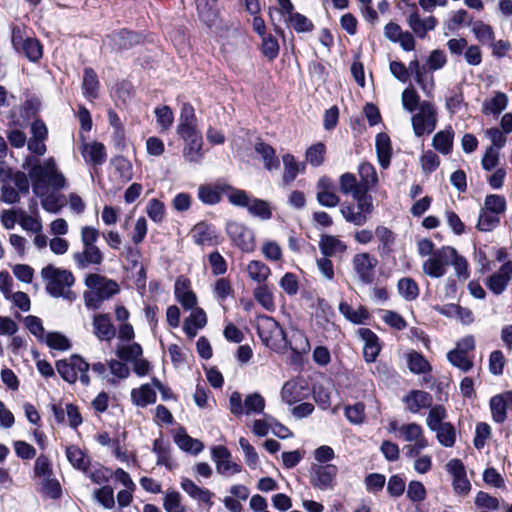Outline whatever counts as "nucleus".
<instances>
[{
	"mask_svg": "<svg viewBox=\"0 0 512 512\" xmlns=\"http://www.w3.org/2000/svg\"><path fill=\"white\" fill-rule=\"evenodd\" d=\"M28 176L32 183L33 193L41 199V205L47 212L56 214L65 206V195L49 190L59 191L67 187V179L58 169L55 159L49 157L43 162L38 159H27L23 168H28Z\"/></svg>",
	"mask_w": 512,
	"mask_h": 512,
	"instance_id": "1",
	"label": "nucleus"
},
{
	"mask_svg": "<svg viewBox=\"0 0 512 512\" xmlns=\"http://www.w3.org/2000/svg\"><path fill=\"white\" fill-rule=\"evenodd\" d=\"M40 274L50 296L63 297L70 301L75 299V294L70 290L75 282L72 272L49 264L41 269Z\"/></svg>",
	"mask_w": 512,
	"mask_h": 512,
	"instance_id": "2",
	"label": "nucleus"
},
{
	"mask_svg": "<svg viewBox=\"0 0 512 512\" xmlns=\"http://www.w3.org/2000/svg\"><path fill=\"white\" fill-rule=\"evenodd\" d=\"M85 285L88 290L83 294L84 302L87 308L93 310L99 309L105 300L120 291L116 281L96 273L86 276Z\"/></svg>",
	"mask_w": 512,
	"mask_h": 512,
	"instance_id": "3",
	"label": "nucleus"
},
{
	"mask_svg": "<svg viewBox=\"0 0 512 512\" xmlns=\"http://www.w3.org/2000/svg\"><path fill=\"white\" fill-rule=\"evenodd\" d=\"M257 331L261 341L268 348L277 352H285L288 348V340L283 328L272 317H259Z\"/></svg>",
	"mask_w": 512,
	"mask_h": 512,
	"instance_id": "4",
	"label": "nucleus"
},
{
	"mask_svg": "<svg viewBox=\"0 0 512 512\" xmlns=\"http://www.w3.org/2000/svg\"><path fill=\"white\" fill-rule=\"evenodd\" d=\"M353 199L356 204L343 205L340 212L347 222L356 226H363L373 213V197L367 193Z\"/></svg>",
	"mask_w": 512,
	"mask_h": 512,
	"instance_id": "5",
	"label": "nucleus"
},
{
	"mask_svg": "<svg viewBox=\"0 0 512 512\" xmlns=\"http://www.w3.org/2000/svg\"><path fill=\"white\" fill-rule=\"evenodd\" d=\"M56 368L60 376L69 383H74L77 380L87 386L90 383L87 374L89 364L78 355L71 356L69 359L60 360L56 364Z\"/></svg>",
	"mask_w": 512,
	"mask_h": 512,
	"instance_id": "6",
	"label": "nucleus"
},
{
	"mask_svg": "<svg viewBox=\"0 0 512 512\" xmlns=\"http://www.w3.org/2000/svg\"><path fill=\"white\" fill-rule=\"evenodd\" d=\"M455 256L454 248L444 246L435 250L432 255L423 262V272L431 278H441L446 274L450 261Z\"/></svg>",
	"mask_w": 512,
	"mask_h": 512,
	"instance_id": "7",
	"label": "nucleus"
},
{
	"mask_svg": "<svg viewBox=\"0 0 512 512\" xmlns=\"http://www.w3.org/2000/svg\"><path fill=\"white\" fill-rule=\"evenodd\" d=\"M414 134L421 137L430 134L437 124V113L434 105L428 101L419 104V110L411 117Z\"/></svg>",
	"mask_w": 512,
	"mask_h": 512,
	"instance_id": "8",
	"label": "nucleus"
},
{
	"mask_svg": "<svg viewBox=\"0 0 512 512\" xmlns=\"http://www.w3.org/2000/svg\"><path fill=\"white\" fill-rule=\"evenodd\" d=\"M226 232L232 243L242 252L250 253L254 251V233L246 225L237 221H230L226 225Z\"/></svg>",
	"mask_w": 512,
	"mask_h": 512,
	"instance_id": "9",
	"label": "nucleus"
},
{
	"mask_svg": "<svg viewBox=\"0 0 512 512\" xmlns=\"http://www.w3.org/2000/svg\"><path fill=\"white\" fill-rule=\"evenodd\" d=\"M176 132L182 140L202 136L197 128L195 110L190 103L182 104Z\"/></svg>",
	"mask_w": 512,
	"mask_h": 512,
	"instance_id": "10",
	"label": "nucleus"
},
{
	"mask_svg": "<svg viewBox=\"0 0 512 512\" xmlns=\"http://www.w3.org/2000/svg\"><path fill=\"white\" fill-rule=\"evenodd\" d=\"M311 485L321 491H327L334 488L335 480L338 473V468L334 464L317 465L311 466Z\"/></svg>",
	"mask_w": 512,
	"mask_h": 512,
	"instance_id": "11",
	"label": "nucleus"
},
{
	"mask_svg": "<svg viewBox=\"0 0 512 512\" xmlns=\"http://www.w3.org/2000/svg\"><path fill=\"white\" fill-rule=\"evenodd\" d=\"M446 418H426L427 427L436 434L440 445L451 448L456 443L457 431L455 426L445 421Z\"/></svg>",
	"mask_w": 512,
	"mask_h": 512,
	"instance_id": "12",
	"label": "nucleus"
},
{
	"mask_svg": "<svg viewBox=\"0 0 512 512\" xmlns=\"http://www.w3.org/2000/svg\"><path fill=\"white\" fill-rule=\"evenodd\" d=\"M377 259L367 252L357 253L352 258V268L358 280L363 284H371L374 280Z\"/></svg>",
	"mask_w": 512,
	"mask_h": 512,
	"instance_id": "13",
	"label": "nucleus"
},
{
	"mask_svg": "<svg viewBox=\"0 0 512 512\" xmlns=\"http://www.w3.org/2000/svg\"><path fill=\"white\" fill-rule=\"evenodd\" d=\"M316 190V199L321 206L333 208L340 203V197L336 194L330 178L321 177L317 182Z\"/></svg>",
	"mask_w": 512,
	"mask_h": 512,
	"instance_id": "14",
	"label": "nucleus"
},
{
	"mask_svg": "<svg viewBox=\"0 0 512 512\" xmlns=\"http://www.w3.org/2000/svg\"><path fill=\"white\" fill-rule=\"evenodd\" d=\"M512 278V261L504 263L497 272L486 280V286L496 295H500L507 288Z\"/></svg>",
	"mask_w": 512,
	"mask_h": 512,
	"instance_id": "15",
	"label": "nucleus"
},
{
	"mask_svg": "<svg viewBox=\"0 0 512 512\" xmlns=\"http://www.w3.org/2000/svg\"><path fill=\"white\" fill-rule=\"evenodd\" d=\"M174 294L176 300L186 310L193 309L197 305V297L191 289L190 280L180 276L176 279L174 285Z\"/></svg>",
	"mask_w": 512,
	"mask_h": 512,
	"instance_id": "16",
	"label": "nucleus"
},
{
	"mask_svg": "<svg viewBox=\"0 0 512 512\" xmlns=\"http://www.w3.org/2000/svg\"><path fill=\"white\" fill-rule=\"evenodd\" d=\"M72 258L79 269H87L92 265H101L104 259L99 247L90 246H83L82 251L73 253Z\"/></svg>",
	"mask_w": 512,
	"mask_h": 512,
	"instance_id": "17",
	"label": "nucleus"
},
{
	"mask_svg": "<svg viewBox=\"0 0 512 512\" xmlns=\"http://www.w3.org/2000/svg\"><path fill=\"white\" fill-rule=\"evenodd\" d=\"M218 0H195L199 19L209 28L219 20Z\"/></svg>",
	"mask_w": 512,
	"mask_h": 512,
	"instance_id": "18",
	"label": "nucleus"
},
{
	"mask_svg": "<svg viewBox=\"0 0 512 512\" xmlns=\"http://www.w3.org/2000/svg\"><path fill=\"white\" fill-rule=\"evenodd\" d=\"M13 183V185L24 194L29 192V179L24 172L17 171L15 173L5 165L3 161L0 162V184Z\"/></svg>",
	"mask_w": 512,
	"mask_h": 512,
	"instance_id": "19",
	"label": "nucleus"
},
{
	"mask_svg": "<svg viewBox=\"0 0 512 512\" xmlns=\"http://www.w3.org/2000/svg\"><path fill=\"white\" fill-rule=\"evenodd\" d=\"M93 333L101 341H110L115 337L116 330L108 314H96L92 321Z\"/></svg>",
	"mask_w": 512,
	"mask_h": 512,
	"instance_id": "20",
	"label": "nucleus"
},
{
	"mask_svg": "<svg viewBox=\"0 0 512 512\" xmlns=\"http://www.w3.org/2000/svg\"><path fill=\"white\" fill-rule=\"evenodd\" d=\"M410 413H420L422 409L429 408L432 404V396L422 390H412L403 399Z\"/></svg>",
	"mask_w": 512,
	"mask_h": 512,
	"instance_id": "21",
	"label": "nucleus"
},
{
	"mask_svg": "<svg viewBox=\"0 0 512 512\" xmlns=\"http://www.w3.org/2000/svg\"><path fill=\"white\" fill-rule=\"evenodd\" d=\"M228 189H230V185L225 183L201 185L198 189V197L203 203L214 205L220 202L222 195H225Z\"/></svg>",
	"mask_w": 512,
	"mask_h": 512,
	"instance_id": "22",
	"label": "nucleus"
},
{
	"mask_svg": "<svg viewBox=\"0 0 512 512\" xmlns=\"http://www.w3.org/2000/svg\"><path fill=\"white\" fill-rule=\"evenodd\" d=\"M174 442L180 450L194 456L200 454L205 448L201 440L189 436L184 428H180V433L174 436Z\"/></svg>",
	"mask_w": 512,
	"mask_h": 512,
	"instance_id": "23",
	"label": "nucleus"
},
{
	"mask_svg": "<svg viewBox=\"0 0 512 512\" xmlns=\"http://www.w3.org/2000/svg\"><path fill=\"white\" fill-rule=\"evenodd\" d=\"M184 147L182 156L185 162L200 164L203 160V138L202 136L183 140Z\"/></svg>",
	"mask_w": 512,
	"mask_h": 512,
	"instance_id": "24",
	"label": "nucleus"
},
{
	"mask_svg": "<svg viewBox=\"0 0 512 512\" xmlns=\"http://www.w3.org/2000/svg\"><path fill=\"white\" fill-rule=\"evenodd\" d=\"M407 22L411 30L419 38H424L427 32L433 30L437 24L435 17L428 16L427 18H421L417 11L412 12L408 16Z\"/></svg>",
	"mask_w": 512,
	"mask_h": 512,
	"instance_id": "25",
	"label": "nucleus"
},
{
	"mask_svg": "<svg viewBox=\"0 0 512 512\" xmlns=\"http://www.w3.org/2000/svg\"><path fill=\"white\" fill-rule=\"evenodd\" d=\"M191 310L189 317L184 321L183 330L189 338H194L198 330L206 326L207 316L202 308L195 306Z\"/></svg>",
	"mask_w": 512,
	"mask_h": 512,
	"instance_id": "26",
	"label": "nucleus"
},
{
	"mask_svg": "<svg viewBox=\"0 0 512 512\" xmlns=\"http://www.w3.org/2000/svg\"><path fill=\"white\" fill-rule=\"evenodd\" d=\"M66 457L71 466L80 472L87 473L91 465V458L88 453L81 450L76 445H70L66 448Z\"/></svg>",
	"mask_w": 512,
	"mask_h": 512,
	"instance_id": "27",
	"label": "nucleus"
},
{
	"mask_svg": "<svg viewBox=\"0 0 512 512\" xmlns=\"http://www.w3.org/2000/svg\"><path fill=\"white\" fill-rule=\"evenodd\" d=\"M156 400V391L153 385V379L150 383L142 384L131 391V401L138 407H146L153 404Z\"/></svg>",
	"mask_w": 512,
	"mask_h": 512,
	"instance_id": "28",
	"label": "nucleus"
},
{
	"mask_svg": "<svg viewBox=\"0 0 512 512\" xmlns=\"http://www.w3.org/2000/svg\"><path fill=\"white\" fill-rule=\"evenodd\" d=\"M406 361L409 370L414 374H424L426 382H432V377L426 374L431 371V365L428 360L419 352L411 351L406 355Z\"/></svg>",
	"mask_w": 512,
	"mask_h": 512,
	"instance_id": "29",
	"label": "nucleus"
},
{
	"mask_svg": "<svg viewBox=\"0 0 512 512\" xmlns=\"http://www.w3.org/2000/svg\"><path fill=\"white\" fill-rule=\"evenodd\" d=\"M319 249L323 256L334 257L337 254L345 253L347 245L336 236L324 234L320 237Z\"/></svg>",
	"mask_w": 512,
	"mask_h": 512,
	"instance_id": "30",
	"label": "nucleus"
},
{
	"mask_svg": "<svg viewBox=\"0 0 512 512\" xmlns=\"http://www.w3.org/2000/svg\"><path fill=\"white\" fill-rule=\"evenodd\" d=\"M339 186L343 194H351L353 198H358V196L368 193V190L352 173L342 174L339 179Z\"/></svg>",
	"mask_w": 512,
	"mask_h": 512,
	"instance_id": "31",
	"label": "nucleus"
},
{
	"mask_svg": "<svg viewBox=\"0 0 512 512\" xmlns=\"http://www.w3.org/2000/svg\"><path fill=\"white\" fill-rule=\"evenodd\" d=\"M81 153L85 161L93 165H102L107 157L105 146L100 142L84 143Z\"/></svg>",
	"mask_w": 512,
	"mask_h": 512,
	"instance_id": "32",
	"label": "nucleus"
},
{
	"mask_svg": "<svg viewBox=\"0 0 512 512\" xmlns=\"http://www.w3.org/2000/svg\"><path fill=\"white\" fill-rule=\"evenodd\" d=\"M359 333L365 342L363 348V355L365 360L369 363L374 362L380 352L378 337L374 332L366 328L360 329Z\"/></svg>",
	"mask_w": 512,
	"mask_h": 512,
	"instance_id": "33",
	"label": "nucleus"
},
{
	"mask_svg": "<svg viewBox=\"0 0 512 512\" xmlns=\"http://www.w3.org/2000/svg\"><path fill=\"white\" fill-rule=\"evenodd\" d=\"M375 236L379 242V253L389 255L393 251L396 242L394 232L384 225H378L375 229Z\"/></svg>",
	"mask_w": 512,
	"mask_h": 512,
	"instance_id": "34",
	"label": "nucleus"
},
{
	"mask_svg": "<svg viewBox=\"0 0 512 512\" xmlns=\"http://www.w3.org/2000/svg\"><path fill=\"white\" fill-rule=\"evenodd\" d=\"M152 452L157 456L156 465L164 466L167 470H172L174 464L171 460V446L165 443L163 439L156 438L153 441Z\"/></svg>",
	"mask_w": 512,
	"mask_h": 512,
	"instance_id": "35",
	"label": "nucleus"
},
{
	"mask_svg": "<svg viewBox=\"0 0 512 512\" xmlns=\"http://www.w3.org/2000/svg\"><path fill=\"white\" fill-rule=\"evenodd\" d=\"M490 408L493 416L512 414V390L493 396Z\"/></svg>",
	"mask_w": 512,
	"mask_h": 512,
	"instance_id": "36",
	"label": "nucleus"
},
{
	"mask_svg": "<svg viewBox=\"0 0 512 512\" xmlns=\"http://www.w3.org/2000/svg\"><path fill=\"white\" fill-rule=\"evenodd\" d=\"M490 408L493 416L512 414V390L493 396Z\"/></svg>",
	"mask_w": 512,
	"mask_h": 512,
	"instance_id": "37",
	"label": "nucleus"
},
{
	"mask_svg": "<svg viewBox=\"0 0 512 512\" xmlns=\"http://www.w3.org/2000/svg\"><path fill=\"white\" fill-rule=\"evenodd\" d=\"M108 42L114 49L127 50L139 43V36L127 30H121L110 35Z\"/></svg>",
	"mask_w": 512,
	"mask_h": 512,
	"instance_id": "38",
	"label": "nucleus"
},
{
	"mask_svg": "<svg viewBox=\"0 0 512 512\" xmlns=\"http://www.w3.org/2000/svg\"><path fill=\"white\" fill-rule=\"evenodd\" d=\"M191 236L194 243L200 246L212 245L216 239L214 228L204 222L193 227Z\"/></svg>",
	"mask_w": 512,
	"mask_h": 512,
	"instance_id": "39",
	"label": "nucleus"
},
{
	"mask_svg": "<svg viewBox=\"0 0 512 512\" xmlns=\"http://www.w3.org/2000/svg\"><path fill=\"white\" fill-rule=\"evenodd\" d=\"M378 161L382 168L386 169L390 164L392 155L391 141L386 133H379L375 139Z\"/></svg>",
	"mask_w": 512,
	"mask_h": 512,
	"instance_id": "40",
	"label": "nucleus"
},
{
	"mask_svg": "<svg viewBox=\"0 0 512 512\" xmlns=\"http://www.w3.org/2000/svg\"><path fill=\"white\" fill-rule=\"evenodd\" d=\"M508 105V97L503 92H495L494 96L484 100L482 104V113L485 115H498Z\"/></svg>",
	"mask_w": 512,
	"mask_h": 512,
	"instance_id": "41",
	"label": "nucleus"
},
{
	"mask_svg": "<svg viewBox=\"0 0 512 512\" xmlns=\"http://www.w3.org/2000/svg\"><path fill=\"white\" fill-rule=\"evenodd\" d=\"M388 431L391 433L399 431L408 442H412L422 435V427L419 424L412 422L399 427L395 419L389 422Z\"/></svg>",
	"mask_w": 512,
	"mask_h": 512,
	"instance_id": "42",
	"label": "nucleus"
},
{
	"mask_svg": "<svg viewBox=\"0 0 512 512\" xmlns=\"http://www.w3.org/2000/svg\"><path fill=\"white\" fill-rule=\"evenodd\" d=\"M454 131L452 127L437 132L432 140L433 147L442 154H449L453 147Z\"/></svg>",
	"mask_w": 512,
	"mask_h": 512,
	"instance_id": "43",
	"label": "nucleus"
},
{
	"mask_svg": "<svg viewBox=\"0 0 512 512\" xmlns=\"http://www.w3.org/2000/svg\"><path fill=\"white\" fill-rule=\"evenodd\" d=\"M246 271L249 278L259 285H263L271 274L270 268L265 263L258 260L250 261L247 264Z\"/></svg>",
	"mask_w": 512,
	"mask_h": 512,
	"instance_id": "44",
	"label": "nucleus"
},
{
	"mask_svg": "<svg viewBox=\"0 0 512 512\" xmlns=\"http://www.w3.org/2000/svg\"><path fill=\"white\" fill-rule=\"evenodd\" d=\"M304 386L299 380L292 379L287 381L281 390V397L283 401L292 405L300 400L303 395Z\"/></svg>",
	"mask_w": 512,
	"mask_h": 512,
	"instance_id": "45",
	"label": "nucleus"
},
{
	"mask_svg": "<svg viewBox=\"0 0 512 512\" xmlns=\"http://www.w3.org/2000/svg\"><path fill=\"white\" fill-rule=\"evenodd\" d=\"M255 152L260 155L262 161L264 163V167L271 171L273 169H278L279 160L275 155V150L270 145L264 142H257L255 144Z\"/></svg>",
	"mask_w": 512,
	"mask_h": 512,
	"instance_id": "46",
	"label": "nucleus"
},
{
	"mask_svg": "<svg viewBox=\"0 0 512 512\" xmlns=\"http://www.w3.org/2000/svg\"><path fill=\"white\" fill-rule=\"evenodd\" d=\"M339 311L347 320L355 324H362L369 317V313L364 307L360 306L357 309H353L348 303L344 301L340 302Z\"/></svg>",
	"mask_w": 512,
	"mask_h": 512,
	"instance_id": "47",
	"label": "nucleus"
},
{
	"mask_svg": "<svg viewBox=\"0 0 512 512\" xmlns=\"http://www.w3.org/2000/svg\"><path fill=\"white\" fill-rule=\"evenodd\" d=\"M279 7L278 8H270L269 15L271 19V23L274 27V31L278 34H283V30L279 26L276 18L274 17V12L279 13L284 20L289 18L290 15L294 14V6L290 0H277Z\"/></svg>",
	"mask_w": 512,
	"mask_h": 512,
	"instance_id": "48",
	"label": "nucleus"
},
{
	"mask_svg": "<svg viewBox=\"0 0 512 512\" xmlns=\"http://www.w3.org/2000/svg\"><path fill=\"white\" fill-rule=\"evenodd\" d=\"M93 498L104 509L111 510L115 507L114 488L110 485H102L95 489Z\"/></svg>",
	"mask_w": 512,
	"mask_h": 512,
	"instance_id": "49",
	"label": "nucleus"
},
{
	"mask_svg": "<svg viewBox=\"0 0 512 512\" xmlns=\"http://www.w3.org/2000/svg\"><path fill=\"white\" fill-rule=\"evenodd\" d=\"M282 161L284 166L282 178L284 183L289 184L296 179L297 175L304 169V167H301L291 154H285L282 157Z\"/></svg>",
	"mask_w": 512,
	"mask_h": 512,
	"instance_id": "50",
	"label": "nucleus"
},
{
	"mask_svg": "<svg viewBox=\"0 0 512 512\" xmlns=\"http://www.w3.org/2000/svg\"><path fill=\"white\" fill-rule=\"evenodd\" d=\"M82 88L86 97L96 98L98 96L99 81L93 69L86 68L84 70Z\"/></svg>",
	"mask_w": 512,
	"mask_h": 512,
	"instance_id": "51",
	"label": "nucleus"
},
{
	"mask_svg": "<svg viewBox=\"0 0 512 512\" xmlns=\"http://www.w3.org/2000/svg\"><path fill=\"white\" fill-rule=\"evenodd\" d=\"M254 299L267 311L275 308L274 296L270 288L263 284L258 285L253 291Z\"/></svg>",
	"mask_w": 512,
	"mask_h": 512,
	"instance_id": "52",
	"label": "nucleus"
},
{
	"mask_svg": "<svg viewBox=\"0 0 512 512\" xmlns=\"http://www.w3.org/2000/svg\"><path fill=\"white\" fill-rule=\"evenodd\" d=\"M143 350L140 344L132 343L125 345H117L116 355L124 361L134 362L141 358Z\"/></svg>",
	"mask_w": 512,
	"mask_h": 512,
	"instance_id": "53",
	"label": "nucleus"
},
{
	"mask_svg": "<svg viewBox=\"0 0 512 512\" xmlns=\"http://www.w3.org/2000/svg\"><path fill=\"white\" fill-rule=\"evenodd\" d=\"M181 500L182 495L179 491L175 489L168 490L163 497V508L166 512H186Z\"/></svg>",
	"mask_w": 512,
	"mask_h": 512,
	"instance_id": "54",
	"label": "nucleus"
},
{
	"mask_svg": "<svg viewBox=\"0 0 512 512\" xmlns=\"http://www.w3.org/2000/svg\"><path fill=\"white\" fill-rule=\"evenodd\" d=\"M41 494L53 500L60 499L63 495V489L59 480L52 476L42 479Z\"/></svg>",
	"mask_w": 512,
	"mask_h": 512,
	"instance_id": "55",
	"label": "nucleus"
},
{
	"mask_svg": "<svg viewBox=\"0 0 512 512\" xmlns=\"http://www.w3.org/2000/svg\"><path fill=\"white\" fill-rule=\"evenodd\" d=\"M156 122L161 132L168 131L174 122V114L172 109L167 105L158 106L154 110Z\"/></svg>",
	"mask_w": 512,
	"mask_h": 512,
	"instance_id": "56",
	"label": "nucleus"
},
{
	"mask_svg": "<svg viewBox=\"0 0 512 512\" xmlns=\"http://www.w3.org/2000/svg\"><path fill=\"white\" fill-rule=\"evenodd\" d=\"M397 288L399 294L407 301H413L419 295L418 284L412 278H401L398 281Z\"/></svg>",
	"mask_w": 512,
	"mask_h": 512,
	"instance_id": "57",
	"label": "nucleus"
},
{
	"mask_svg": "<svg viewBox=\"0 0 512 512\" xmlns=\"http://www.w3.org/2000/svg\"><path fill=\"white\" fill-rule=\"evenodd\" d=\"M472 32L476 39L483 45H489L495 39V34L492 27L485 24L482 21H476L473 23Z\"/></svg>",
	"mask_w": 512,
	"mask_h": 512,
	"instance_id": "58",
	"label": "nucleus"
},
{
	"mask_svg": "<svg viewBox=\"0 0 512 512\" xmlns=\"http://www.w3.org/2000/svg\"><path fill=\"white\" fill-rule=\"evenodd\" d=\"M265 408V400L259 393H252L246 396L244 399L243 413L250 414H261Z\"/></svg>",
	"mask_w": 512,
	"mask_h": 512,
	"instance_id": "59",
	"label": "nucleus"
},
{
	"mask_svg": "<svg viewBox=\"0 0 512 512\" xmlns=\"http://www.w3.org/2000/svg\"><path fill=\"white\" fill-rule=\"evenodd\" d=\"M358 173L360 176V182L369 191L378 182V177L375 168L369 163H362L359 165Z\"/></svg>",
	"mask_w": 512,
	"mask_h": 512,
	"instance_id": "60",
	"label": "nucleus"
},
{
	"mask_svg": "<svg viewBox=\"0 0 512 512\" xmlns=\"http://www.w3.org/2000/svg\"><path fill=\"white\" fill-rule=\"evenodd\" d=\"M285 22L298 33L309 32L314 28L313 23L306 16L297 12L286 18Z\"/></svg>",
	"mask_w": 512,
	"mask_h": 512,
	"instance_id": "61",
	"label": "nucleus"
},
{
	"mask_svg": "<svg viewBox=\"0 0 512 512\" xmlns=\"http://www.w3.org/2000/svg\"><path fill=\"white\" fill-rule=\"evenodd\" d=\"M261 51L268 60H274L279 54V43L276 37L271 34L261 36Z\"/></svg>",
	"mask_w": 512,
	"mask_h": 512,
	"instance_id": "62",
	"label": "nucleus"
},
{
	"mask_svg": "<svg viewBox=\"0 0 512 512\" xmlns=\"http://www.w3.org/2000/svg\"><path fill=\"white\" fill-rule=\"evenodd\" d=\"M33 472L36 477L42 479L52 476V461L45 454H40L34 462Z\"/></svg>",
	"mask_w": 512,
	"mask_h": 512,
	"instance_id": "63",
	"label": "nucleus"
},
{
	"mask_svg": "<svg viewBox=\"0 0 512 512\" xmlns=\"http://www.w3.org/2000/svg\"><path fill=\"white\" fill-rule=\"evenodd\" d=\"M406 496L413 503L422 502L427 496L426 487L419 480H411L408 483Z\"/></svg>",
	"mask_w": 512,
	"mask_h": 512,
	"instance_id": "64",
	"label": "nucleus"
}]
</instances>
